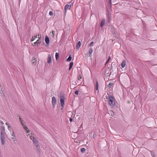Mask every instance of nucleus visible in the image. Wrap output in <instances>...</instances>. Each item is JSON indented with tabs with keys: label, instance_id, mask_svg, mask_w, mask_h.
Returning a JSON list of instances; mask_svg holds the SVG:
<instances>
[{
	"label": "nucleus",
	"instance_id": "obj_34",
	"mask_svg": "<svg viewBox=\"0 0 157 157\" xmlns=\"http://www.w3.org/2000/svg\"><path fill=\"white\" fill-rule=\"evenodd\" d=\"M109 4L110 5V7H111V5H112L111 0H109Z\"/></svg>",
	"mask_w": 157,
	"mask_h": 157
},
{
	"label": "nucleus",
	"instance_id": "obj_2",
	"mask_svg": "<svg viewBox=\"0 0 157 157\" xmlns=\"http://www.w3.org/2000/svg\"><path fill=\"white\" fill-rule=\"evenodd\" d=\"M60 101L62 107H64V96L63 94H61L60 96Z\"/></svg>",
	"mask_w": 157,
	"mask_h": 157
},
{
	"label": "nucleus",
	"instance_id": "obj_10",
	"mask_svg": "<svg viewBox=\"0 0 157 157\" xmlns=\"http://www.w3.org/2000/svg\"><path fill=\"white\" fill-rule=\"evenodd\" d=\"M45 41L47 44L48 45L49 43V39L48 36L47 35L45 36Z\"/></svg>",
	"mask_w": 157,
	"mask_h": 157
},
{
	"label": "nucleus",
	"instance_id": "obj_7",
	"mask_svg": "<svg viewBox=\"0 0 157 157\" xmlns=\"http://www.w3.org/2000/svg\"><path fill=\"white\" fill-rule=\"evenodd\" d=\"M111 32L113 34V35L115 36H117V31L115 30L113 27H112L111 28Z\"/></svg>",
	"mask_w": 157,
	"mask_h": 157
},
{
	"label": "nucleus",
	"instance_id": "obj_8",
	"mask_svg": "<svg viewBox=\"0 0 157 157\" xmlns=\"http://www.w3.org/2000/svg\"><path fill=\"white\" fill-rule=\"evenodd\" d=\"M47 62L49 64L52 63V58L50 55H48L47 59Z\"/></svg>",
	"mask_w": 157,
	"mask_h": 157
},
{
	"label": "nucleus",
	"instance_id": "obj_1",
	"mask_svg": "<svg viewBox=\"0 0 157 157\" xmlns=\"http://www.w3.org/2000/svg\"><path fill=\"white\" fill-rule=\"evenodd\" d=\"M108 98L109 105L111 107H113L115 104L114 97L111 95H109Z\"/></svg>",
	"mask_w": 157,
	"mask_h": 157
},
{
	"label": "nucleus",
	"instance_id": "obj_22",
	"mask_svg": "<svg viewBox=\"0 0 157 157\" xmlns=\"http://www.w3.org/2000/svg\"><path fill=\"white\" fill-rule=\"evenodd\" d=\"M33 59H32V61H33V64H36V58H35L34 57H33Z\"/></svg>",
	"mask_w": 157,
	"mask_h": 157
},
{
	"label": "nucleus",
	"instance_id": "obj_36",
	"mask_svg": "<svg viewBox=\"0 0 157 157\" xmlns=\"http://www.w3.org/2000/svg\"><path fill=\"white\" fill-rule=\"evenodd\" d=\"M73 121V119L72 118H70V121L71 122L72 121Z\"/></svg>",
	"mask_w": 157,
	"mask_h": 157
},
{
	"label": "nucleus",
	"instance_id": "obj_39",
	"mask_svg": "<svg viewBox=\"0 0 157 157\" xmlns=\"http://www.w3.org/2000/svg\"><path fill=\"white\" fill-rule=\"evenodd\" d=\"M12 136H13V137H14L15 136V135H14V133L13 132L12 134Z\"/></svg>",
	"mask_w": 157,
	"mask_h": 157
},
{
	"label": "nucleus",
	"instance_id": "obj_48",
	"mask_svg": "<svg viewBox=\"0 0 157 157\" xmlns=\"http://www.w3.org/2000/svg\"><path fill=\"white\" fill-rule=\"evenodd\" d=\"M15 140V139H14V140H13V141H14V140Z\"/></svg>",
	"mask_w": 157,
	"mask_h": 157
},
{
	"label": "nucleus",
	"instance_id": "obj_41",
	"mask_svg": "<svg viewBox=\"0 0 157 157\" xmlns=\"http://www.w3.org/2000/svg\"><path fill=\"white\" fill-rule=\"evenodd\" d=\"M15 139V138H14V137H12L11 138V140H13V139Z\"/></svg>",
	"mask_w": 157,
	"mask_h": 157
},
{
	"label": "nucleus",
	"instance_id": "obj_43",
	"mask_svg": "<svg viewBox=\"0 0 157 157\" xmlns=\"http://www.w3.org/2000/svg\"><path fill=\"white\" fill-rule=\"evenodd\" d=\"M1 124H4V123H3V122L2 121H1L0 122Z\"/></svg>",
	"mask_w": 157,
	"mask_h": 157
},
{
	"label": "nucleus",
	"instance_id": "obj_6",
	"mask_svg": "<svg viewBox=\"0 0 157 157\" xmlns=\"http://www.w3.org/2000/svg\"><path fill=\"white\" fill-rule=\"evenodd\" d=\"M5 127L3 126H1L0 127V135H5Z\"/></svg>",
	"mask_w": 157,
	"mask_h": 157
},
{
	"label": "nucleus",
	"instance_id": "obj_40",
	"mask_svg": "<svg viewBox=\"0 0 157 157\" xmlns=\"http://www.w3.org/2000/svg\"><path fill=\"white\" fill-rule=\"evenodd\" d=\"M109 72L108 71V72L107 73V72H106V71H105V74H108V73H109Z\"/></svg>",
	"mask_w": 157,
	"mask_h": 157
},
{
	"label": "nucleus",
	"instance_id": "obj_33",
	"mask_svg": "<svg viewBox=\"0 0 157 157\" xmlns=\"http://www.w3.org/2000/svg\"><path fill=\"white\" fill-rule=\"evenodd\" d=\"M75 116V113H72V115L71 116V117H72L73 118Z\"/></svg>",
	"mask_w": 157,
	"mask_h": 157
},
{
	"label": "nucleus",
	"instance_id": "obj_45",
	"mask_svg": "<svg viewBox=\"0 0 157 157\" xmlns=\"http://www.w3.org/2000/svg\"><path fill=\"white\" fill-rule=\"evenodd\" d=\"M108 69H109V70H108V71H109V70L110 69V67H109V68H108Z\"/></svg>",
	"mask_w": 157,
	"mask_h": 157
},
{
	"label": "nucleus",
	"instance_id": "obj_37",
	"mask_svg": "<svg viewBox=\"0 0 157 157\" xmlns=\"http://www.w3.org/2000/svg\"><path fill=\"white\" fill-rule=\"evenodd\" d=\"M33 138H34V137H33V136H31L30 137V139L32 140H33Z\"/></svg>",
	"mask_w": 157,
	"mask_h": 157
},
{
	"label": "nucleus",
	"instance_id": "obj_5",
	"mask_svg": "<svg viewBox=\"0 0 157 157\" xmlns=\"http://www.w3.org/2000/svg\"><path fill=\"white\" fill-rule=\"evenodd\" d=\"M56 103V98L55 97H53L52 98V104L54 108L55 107Z\"/></svg>",
	"mask_w": 157,
	"mask_h": 157
},
{
	"label": "nucleus",
	"instance_id": "obj_27",
	"mask_svg": "<svg viewBox=\"0 0 157 157\" xmlns=\"http://www.w3.org/2000/svg\"><path fill=\"white\" fill-rule=\"evenodd\" d=\"M111 57L110 56H109V57L108 58V60L106 61H107V63H108V62L110 61V60L111 59Z\"/></svg>",
	"mask_w": 157,
	"mask_h": 157
},
{
	"label": "nucleus",
	"instance_id": "obj_35",
	"mask_svg": "<svg viewBox=\"0 0 157 157\" xmlns=\"http://www.w3.org/2000/svg\"><path fill=\"white\" fill-rule=\"evenodd\" d=\"M11 128V127L10 126H9L8 127V129L9 130H10Z\"/></svg>",
	"mask_w": 157,
	"mask_h": 157
},
{
	"label": "nucleus",
	"instance_id": "obj_14",
	"mask_svg": "<svg viewBox=\"0 0 157 157\" xmlns=\"http://www.w3.org/2000/svg\"><path fill=\"white\" fill-rule=\"evenodd\" d=\"M32 141L34 144L36 145V147H38V142H36V140L34 138H33V139L32 140Z\"/></svg>",
	"mask_w": 157,
	"mask_h": 157
},
{
	"label": "nucleus",
	"instance_id": "obj_4",
	"mask_svg": "<svg viewBox=\"0 0 157 157\" xmlns=\"http://www.w3.org/2000/svg\"><path fill=\"white\" fill-rule=\"evenodd\" d=\"M0 139L1 142V144L2 145H4L5 144L6 138L5 135H0Z\"/></svg>",
	"mask_w": 157,
	"mask_h": 157
},
{
	"label": "nucleus",
	"instance_id": "obj_23",
	"mask_svg": "<svg viewBox=\"0 0 157 157\" xmlns=\"http://www.w3.org/2000/svg\"><path fill=\"white\" fill-rule=\"evenodd\" d=\"M105 21L102 20V21L101 22V23L100 24V26L101 27H102L103 26V25H104V24H105Z\"/></svg>",
	"mask_w": 157,
	"mask_h": 157
},
{
	"label": "nucleus",
	"instance_id": "obj_44",
	"mask_svg": "<svg viewBox=\"0 0 157 157\" xmlns=\"http://www.w3.org/2000/svg\"><path fill=\"white\" fill-rule=\"evenodd\" d=\"M89 56H90V57H91V54H90V55H89Z\"/></svg>",
	"mask_w": 157,
	"mask_h": 157
},
{
	"label": "nucleus",
	"instance_id": "obj_13",
	"mask_svg": "<svg viewBox=\"0 0 157 157\" xmlns=\"http://www.w3.org/2000/svg\"><path fill=\"white\" fill-rule=\"evenodd\" d=\"M81 45V42L80 41H79L78 42L76 46V48L77 49H78Z\"/></svg>",
	"mask_w": 157,
	"mask_h": 157
},
{
	"label": "nucleus",
	"instance_id": "obj_38",
	"mask_svg": "<svg viewBox=\"0 0 157 157\" xmlns=\"http://www.w3.org/2000/svg\"><path fill=\"white\" fill-rule=\"evenodd\" d=\"M38 36H39V34H38ZM41 38V35H40V37L39 36V37H38V38L39 39V40H40V39Z\"/></svg>",
	"mask_w": 157,
	"mask_h": 157
},
{
	"label": "nucleus",
	"instance_id": "obj_12",
	"mask_svg": "<svg viewBox=\"0 0 157 157\" xmlns=\"http://www.w3.org/2000/svg\"><path fill=\"white\" fill-rule=\"evenodd\" d=\"M113 83L112 82H110L109 83L108 85H107V87L109 89H112L113 88Z\"/></svg>",
	"mask_w": 157,
	"mask_h": 157
},
{
	"label": "nucleus",
	"instance_id": "obj_28",
	"mask_svg": "<svg viewBox=\"0 0 157 157\" xmlns=\"http://www.w3.org/2000/svg\"><path fill=\"white\" fill-rule=\"evenodd\" d=\"M53 13L52 11H50L49 13V14L50 16H52L53 15Z\"/></svg>",
	"mask_w": 157,
	"mask_h": 157
},
{
	"label": "nucleus",
	"instance_id": "obj_21",
	"mask_svg": "<svg viewBox=\"0 0 157 157\" xmlns=\"http://www.w3.org/2000/svg\"><path fill=\"white\" fill-rule=\"evenodd\" d=\"M72 58L71 57V55H70L68 58L67 59V62H70V61L71 60Z\"/></svg>",
	"mask_w": 157,
	"mask_h": 157
},
{
	"label": "nucleus",
	"instance_id": "obj_32",
	"mask_svg": "<svg viewBox=\"0 0 157 157\" xmlns=\"http://www.w3.org/2000/svg\"><path fill=\"white\" fill-rule=\"evenodd\" d=\"M19 121H20V122L21 123V124L22 123H23V122H22V121L21 120V118L20 117H19Z\"/></svg>",
	"mask_w": 157,
	"mask_h": 157
},
{
	"label": "nucleus",
	"instance_id": "obj_24",
	"mask_svg": "<svg viewBox=\"0 0 157 157\" xmlns=\"http://www.w3.org/2000/svg\"><path fill=\"white\" fill-rule=\"evenodd\" d=\"M93 49L92 48H90L89 49V52L90 55L93 52Z\"/></svg>",
	"mask_w": 157,
	"mask_h": 157
},
{
	"label": "nucleus",
	"instance_id": "obj_25",
	"mask_svg": "<svg viewBox=\"0 0 157 157\" xmlns=\"http://www.w3.org/2000/svg\"><path fill=\"white\" fill-rule=\"evenodd\" d=\"M86 151V149L84 148H82L81 149V151L82 153H84Z\"/></svg>",
	"mask_w": 157,
	"mask_h": 157
},
{
	"label": "nucleus",
	"instance_id": "obj_26",
	"mask_svg": "<svg viewBox=\"0 0 157 157\" xmlns=\"http://www.w3.org/2000/svg\"><path fill=\"white\" fill-rule=\"evenodd\" d=\"M82 78V76L81 75H79L78 76V80H80Z\"/></svg>",
	"mask_w": 157,
	"mask_h": 157
},
{
	"label": "nucleus",
	"instance_id": "obj_29",
	"mask_svg": "<svg viewBox=\"0 0 157 157\" xmlns=\"http://www.w3.org/2000/svg\"><path fill=\"white\" fill-rule=\"evenodd\" d=\"M55 32L54 31H52V37H54V36Z\"/></svg>",
	"mask_w": 157,
	"mask_h": 157
},
{
	"label": "nucleus",
	"instance_id": "obj_19",
	"mask_svg": "<svg viewBox=\"0 0 157 157\" xmlns=\"http://www.w3.org/2000/svg\"><path fill=\"white\" fill-rule=\"evenodd\" d=\"M37 35H36V36H33L32 38L31 39V41L32 42L36 38H37Z\"/></svg>",
	"mask_w": 157,
	"mask_h": 157
},
{
	"label": "nucleus",
	"instance_id": "obj_9",
	"mask_svg": "<svg viewBox=\"0 0 157 157\" xmlns=\"http://www.w3.org/2000/svg\"><path fill=\"white\" fill-rule=\"evenodd\" d=\"M21 124H22V125L23 126V127L24 128L25 130H26V132L27 133L29 132L30 131H29V130H28V128L24 124H23V123H21Z\"/></svg>",
	"mask_w": 157,
	"mask_h": 157
},
{
	"label": "nucleus",
	"instance_id": "obj_17",
	"mask_svg": "<svg viewBox=\"0 0 157 157\" xmlns=\"http://www.w3.org/2000/svg\"><path fill=\"white\" fill-rule=\"evenodd\" d=\"M55 57L56 60H58L59 57V54L58 52H56Z\"/></svg>",
	"mask_w": 157,
	"mask_h": 157
},
{
	"label": "nucleus",
	"instance_id": "obj_47",
	"mask_svg": "<svg viewBox=\"0 0 157 157\" xmlns=\"http://www.w3.org/2000/svg\"><path fill=\"white\" fill-rule=\"evenodd\" d=\"M63 108L62 107V108H61V109H62V110H63Z\"/></svg>",
	"mask_w": 157,
	"mask_h": 157
},
{
	"label": "nucleus",
	"instance_id": "obj_42",
	"mask_svg": "<svg viewBox=\"0 0 157 157\" xmlns=\"http://www.w3.org/2000/svg\"><path fill=\"white\" fill-rule=\"evenodd\" d=\"M6 124L7 125H9V124H8V123H7V122H6Z\"/></svg>",
	"mask_w": 157,
	"mask_h": 157
},
{
	"label": "nucleus",
	"instance_id": "obj_46",
	"mask_svg": "<svg viewBox=\"0 0 157 157\" xmlns=\"http://www.w3.org/2000/svg\"><path fill=\"white\" fill-rule=\"evenodd\" d=\"M107 63V61L106 62L105 64V65Z\"/></svg>",
	"mask_w": 157,
	"mask_h": 157
},
{
	"label": "nucleus",
	"instance_id": "obj_15",
	"mask_svg": "<svg viewBox=\"0 0 157 157\" xmlns=\"http://www.w3.org/2000/svg\"><path fill=\"white\" fill-rule=\"evenodd\" d=\"M41 41L40 40H37V41L36 42H35L34 43V44L35 45L36 44L37 46V47H38V44H40L41 43Z\"/></svg>",
	"mask_w": 157,
	"mask_h": 157
},
{
	"label": "nucleus",
	"instance_id": "obj_18",
	"mask_svg": "<svg viewBox=\"0 0 157 157\" xmlns=\"http://www.w3.org/2000/svg\"><path fill=\"white\" fill-rule=\"evenodd\" d=\"M73 65V62H71L70 63L69 67V70H70L72 67Z\"/></svg>",
	"mask_w": 157,
	"mask_h": 157
},
{
	"label": "nucleus",
	"instance_id": "obj_30",
	"mask_svg": "<svg viewBox=\"0 0 157 157\" xmlns=\"http://www.w3.org/2000/svg\"><path fill=\"white\" fill-rule=\"evenodd\" d=\"M75 94L76 95H78V90L75 91Z\"/></svg>",
	"mask_w": 157,
	"mask_h": 157
},
{
	"label": "nucleus",
	"instance_id": "obj_16",
	"mask_svg": "<svg viewBox=\"0 0 157 157\" xmlns=\"http://www.w3.org/2000/svg\"><path fill=\"white\" fill-rule=\"evenodd\" d=\"M125 64H126V61L125 60H124L123 61L122 63H121V66L123 68H124L125 66Z\"/></svg>",
	"mask_w": 157,
	"mask_h": 157
},
{
	"label": "nucleus",
	"instance_id": "obj_20",
	"mask_svg": "<svg viewBox=\"0 0 157 157\" xmlns=\"http://www.w3.org/2000/svg\"><path fill=\"white\" fill-rule=\"evenodd\" d=\"M95 89L97 90H98V82L97 80L96 81V86H95Z\"/></svg>",
	"mask_w": 157,
	"mask_h": 157
},
{
	"label": "nucleus",
	"instance_id": "obj_31",
	"mask_svg": "<svg viewBox=\"0 0 157 157\" xmlns=\"http://www.w3.org/2000/svg\"><path fill=\"white\" fill-rule=\"evenodd\" d=\"M94 42L93 41H92L90 44H89V45L90 46H91L93 44Z\"/></svg>",
	"mask_w": 157,
	"mask_h": 157
},
{
	"label": "nucleus",
	"instance_id": "obj_11",
	"mask_svg": "<svg viewBox=\"0 0 157 157\" xmlns=\"http://www.w3.org/2000/svg\"><path fill=\"white\" fill-rule=\"evenodd\" d=\"M117 67V66L116 65V64L114 63H112L111 64V67L110 68V70L113 69H116Z\"/></svg>",
	"mask_w": 157,
	"mask_h": 157
},
{
	"label": "nucleus",
	"instance_id": "obj_3",
	"mask_svg": "<svg viewBox=\"0 0 157 157\" xmlns=\"http://www.w3.org/2000/svg\"><path fill=\"white\" fill-rule=\"evenodd\" d=\"M73 2L72 0L69 2L64 7V9L65 11H66L67 9L69 10L70 9L71 5Z\"/></svg>",
	"mask_w": 157,
	"mask_h": 157
}]
</instances>
